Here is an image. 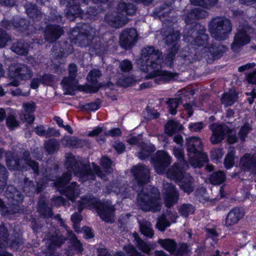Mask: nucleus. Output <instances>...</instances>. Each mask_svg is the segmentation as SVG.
I'll list each match as a JSON object with an SVG mask.
<instances>
[{"instance_id": "obj_36", "label": "nucleus", "mask_w": 256, "mask_h": 256, "mask_svg": "<svg viewBox=\"0 0 256 256\" xmlns=\"http://www.w3.org/2000/svg\"><path fill=\"white\" fill-rule=\"evenodd\" d=\"M38 210L44 218H52L53 213L52 208L47 206L45 199L42 198L38 201Z\"/></svg>"}, {"instance_id": "obj_18", "label": "nucleus", "mask_w": 256, "mask_h": 256, "mask_svg": "<svg viewBox=\"0 0 256 256\" xmlns=\"http://www.w3.org/2000/svg\"><path fill=\"white\" fill-rule=\"evenodd\" d=\"M102 76L101 72L98 69H92L88 74V80L91 85L82 86L80 90L84 92H96L103 85L98 84L97 78Z\"/></svg>"}, {"instance_id": "obj_54", "label": "nucleus", "mask_w": 256, "mask_h": 256, "mask_svg": "<svg viewBox=\"0 0 256 256\" xmlns=\"http://www.w3.org/2000/svg\"><path fill=\"white\" fill-rule=\"evenodd\" d=\"M180 102H182L180 98H170L166 102L170 113L172 115L176 114V108Z\"/></svg>"}, {"instance_id": "obj_35", "label": "nucleus", "mask_w": 256, "mask_h": 256, "mask_svg": "<svg viewBox=\"0 0 256 256\" xmlns=\"http://www.w3.org/2000/svg\"><path fill=\"white\" fill-rule=\"evenodd\" d=\"M80 194L78 186L76 182H72L64 190V194L72 202H74Z\"/></svg>"}, {"instance_id": "obj_52", "label": "nucleus", "mask_w": 256, "mask_h": 256, "mask_svg": "<svg viewBox=\"0 0 256 256\" xmlns=\"http://www.w3.org/2000/svg\"><path fill=\"white\" fill-rule=\"evenodd\" d=\"M82 200L83 201V204H85L86 206H89L90 208H96V209L100 203L92 196H84Z\"/></svg>"}, {"instance_id": "obj_42", "label": "nucleus", "mask_w": 256, "mask_h": 256, "mask_svg": "<svg viewBox=\"0 0 256 256\" xmlns=\"http://www.w3.org/2000/svg\"><path fill=\"white\" fill-rule=\"evenodd\" d=\"M4 242H6V246L11 247L14 250H18L20 246L23 244L21 236L18 234H15L13 236H12L8 240Z\"/></svg>"}, {"instance_id": "obj_47", "label": "nucleus", "mask_w": 256, "mask_h": 256, "mask_svg": "<svg viewBox=\"0 0 256 256\" xmlns=\"http://www.w3.org/2000/svg\"><path fill=\"white\" fill-rule=\"evenodd\" d=\"M8 172L6 167L0 163V192H2L6 185Z\"/></svg>"}, {"instance_id": "obj_28", "label": "nucleus", "mask_w": 256, "mask_h": 256, "mask_svg": "<svg viewBox=\"0 0 256 256\" xmlns=\"http://www.w3.org/2000/svg\"><path fill=\"white\" fill-rule=\"evenodd\" d=\"M179 184L180 188L188 194L194 190V180L188 174H184Z\"/></svg>"}, {"instance_id": "obj_49", "label": "nucleus", "mask_w": 256, "mask_h": 256, "mask_svg": "<svg viewBox=\"0 0 256 256\" xmlns=\"http://www.w3.org/2000/svg\"><path fill=\"white\" fill-rule=\"evenodd\" d=\"M170 224V222L166 220V214H162L157 218L156 226L158 230L163 232L165 230L166 228L168 227Z\"/></svg>"}, {"instance_id": "obj_3", "label": "nucleus", "mask_w": 256, "mask_h": 256, "mask_svg": "<svg viewBox=\"0 0 256 256\" xmlns=\"http://www.w3.org/2000/svg\"><path fill=\"white\" fill-rule=\"evenodd\" d=\"M186 150L189 162L194 168H200L208 160L207 155L202 152V144L199 138L193 136L186 140Z\"/></svg>"}, {"instance_id": "obj_23", "label": "nucleus", "mask_w": 256, "mask_h": 256, "mask_svg": "<svg viewBox=\"0 0 256 256\" xmlns=\"http://www.w3.org/2000/svg\"><path fill=\"white\" fill-rule=\"evenodd\" d=\"M137 8L131 0H120L116 6V10L123 16H134Z\"/></svg>"}, {"instance_id": "obj_50", "label": "nucleus", "mask_w": 256, "mask_h": 256, "mask_svg": "<svg viewBox=\"0 0 256 256\" xmlns=\"http://www.w3.org/2000/svg\"><path fill=\"white\" fill-rule=\"evenodd\" d=\"M173 152L175 156L179 160L178 163L182 164V168H188V164L184 159V154L182 149L180 148L174 147Z\"/></svg>"}, {"instance_id": "obj_15", "label": "nucleus", "mask_w": 256, "mask_h": 256, "mask_svg": "<svg viewBox=\"0 0 256 256\" xmlns=\"http://www.w3.org/2000/svg\"><path fill=\"white\" fill-rule=\"evenodd\" d=\"M131 172L139 184L143 185L150 182V170L148 166L138 164L132 167Z\"/></svg>"}, {"instance_id": "obj_48", "label": "nucleus", "mask_w": 256, "mask_h": 256, "mask_svg": "<svg viewBox=\"0 0 256 256\" xmlns=\"http://www.w3.org/2000/svg\"><path fill=\"white\" fill-rule=\"evenodd\" d=\"M5 196L11 201L18 202L20 198L18 192L16 191V189L12 186H8L6 190L4 192Z\"/></svg>"}, {"instance_id": "obj_43", "label": "nucleus", "mask_w": 256, "mask_h": 256, "mask_svg": "<svg viewBox=\"0 0 256 256\" xmlns=\"http://www.w3.org/2000/svg\"><path fill=\"white\" fill-rule=\"evenodd\" d=\"M15 202L16 201H12L10 206L6 208L4 201L0 198V208H2L7 214H14L18 213L20 212V209L18 204Z\"/></svg>"}, {"instance_id": "obj_29", "label": "nucleus", "mask_w": 256, "mask_h": 256, "mask_svg": "<svg viewBox=\"0 0 256 256\" xmlns=\"http://www.w3.org/2000/svg\"><path fill=\"white\" fill-rule=\"evenodd\" d=\"M180 38V32L178 30H172L164 38L165 43L170 46V48H179L178 41Z\"/></svg>"}, {"instance_id": "obj_12", "label": "nucleus", "mask_w": 256, "mask_h": 256, "mask_svg": "<svg viewBox=\"0 0 256 256\" xmlns=\"http://www.w3.org/2000/svg\"><path fill=\"white\" fill-rule=\"evenodd\" d=\"M152 162L156 172L159 174L164 173L166 168L171 163L169 154L164 151H158L152 158Z\"/></svg>"}, {"instance_id": "obj_45", "label": "nucleus", "mask_w": 256, "mask_h": 256, "mask_svg": "<svg viewBox=\"0 0 256 256\" xmlns=\"http://www.w3.org/2000/svg\"><path fill=\"white\" fill-rule=\"evenodd\" d=\"M209 180L212 184H220L225 181L226 176L223 172L217 171L211 174Z\"/></svg>"}, {"instance_id": "obj_51", "label": "nucleus", "mask_w": 256, "mask_h": 256, "mask_svg": "<svg viewBox=\"0 0 256 256\" xmlns=\"http://www.w3.org/2000/svg\"><path fill=\"white\" fill-rule=\"evenodd\" d=\"M52 55L53 58H58L62 57L66 52L64 48L62 47L60 43H55L52 50Z\"/></svg>"}, {"instance_id": "obj_22", "label": "nucleus", "mask_w": 256, "mask_h": 256, "mask_svg": "<svg viewBox=\"0 0 256 256\" xmlns=\"http://www.w3.org/2000/svg\"><path fill=\"white\" fill-rule=\"evenodd\" d=\"M44 39L46 41L52 43L58 40L64 33L62 26L56 24L48 26L44 30Z\"/></svg>"}, {"instance_id": "obj_14", "label": "nucleus", "mask_w": 256, "mask_h": 256, "mask_svg": "<svg viewBox=\"0 0 256 256\" xmlns=\"http://www.w3.org/2000/svg\"><path fill=\"white\" fill-rule=\"evenodd\" d=\"M163 192L166 207L170 208L177 203L179 198V193L174 185L168 182L164 183Z\"/></svg>"}, {"instance_id": "obj_4", "label": "nucleus", "mask_w": 256, "mask_h": 256, "mask_svg": "<svg viewBox=\"0 0 256 256\" xmlns=\"http://www.w3.org/2000/svg\"><path fill=\"white\" fill-rule=\"evenodd\" d=\"M208 30L211 36L216 40H223L228 38L232 30V24L226 18L216 16L209 22Z\"/></svg>"}, {"instance_id": "obj_31", "label": "nucleus", "mask_w": 256, "mask_h": 256, "mask_svg": "<svg viewBox=\"0 0 256 256\" xmlns=\"http://www.w3.org/2000/svg\"><path fill=\"white\" fill-rule=\"evenodd\" d=\"M22 106L24 109V120L28 124H32L35 118L32 114L36 110V104L34 102H24Z\"/></svg>"}, {"instance_id": "obj_25", "label": "nucleus", "mask_w": 256, "mask_h": 256, "mask_svg": "<svg viewBox=\"0 0 256 256\" xmlns=\"http://www.w3.org/2000/svg\"><path fill=\"white\" fill-rule=\"evenodd\" d=\"M244 214V210L238 207H235L229 212L225 220V226H231L238 222Z\"/></svg>"}, {"instance_id": "obj_44", "label": "nucleus", "mask_w": 256, "mask_h": 256, "mask_svg": "<svg viewBox=\"0 0 256 256\" xmlns=\"http://www.w3.org/2000/svg\"><path fill=\"white\" fill-rule=\"evenodd\" d=\"M60 146L58 142L54 138L50 139L44 143V148L46 151L50 154H53L55 151H57L59 149Z\"/></svg>"}, {"instance_id": "obj_64", "label": "nucleus", "mask_w": 256, "mask_h": 256, "mask_svg": "<svg viewBox=\"0 0 256 256\" xmlns=\"http://www.w3.org/2000/svg\"><path fill=\"white\" fill-rule=\"evenodd\" d=\"M124 249L130 256H146L138 252L133 246L130 244L124 246Z\"/></svg>"}, {"instance_id": "obj_26", "label": "nucleus", "mask_w": 256, "mask_h": 256, "mask_svg": "<svg viewBox=\"0 0 256 256\" xmlns=\"http://www.w3.org/2000/svg\"><path fill=\"white\" fill-rule=\"evenodd\" d=\"M26 14L34 22L40 21L43 17V13L36 4L30 2L24 5Z\"/></svg>"}, {"instance_id": "obj_7", "label": "nucleus", "mask_w": 256, "mask_h": 256, "mask_svg": "<svg viewBox=\"0 0 256 256\" xmlns=\"http://www.w3.org/2000/svg\"><path fill=\"white\" fill-rule=\"evenodd\" d=\"M197 26L194 24V26L192 28H188L190 30L184 32L183 34L184 40L191 44V48L194 51H196L198 54L202 57L203 54L208 51V36L204 33H200L198 36L194 39V32L196 30Z\"/></svg>"}, {"instance_id": "obj_6", "label": "nucleus", "mask_w": 256, "mask_h": 256, "mask_svg": "<svg viewBox=\"0 0 256 256\" xmlns=\"http://www.w3.org/2000/svg\"><path fill=\"white\" fill-rule=\"evenodd\" d=\"M140 59L143 70L158 68L163 62L162 52L153 46H147L142 50Z\"/></svg>"}, {"instance_id": "obj_39", "label": "nucleus", "mask_w": 256, "mask_h": 256, "mask_svg": "<svg viewBox=\"0 0 256 256\" xmlns=\"http://www.w3.org/2000/svg\"><path fill=\"white\" fill-rule=\"evenodd\" d=\"M227 48L226 46L220 44V43L212 44V46L208 48L209 52L214 56V57L219 58L226 50Z\"/></svg>"}, {"instance_id": "obj_57", "label": "nucleus", "mask_w": 256, "mask_h": 256, "mask_svg": "<svg viewBox=\"0 0 256 256\" xmlns=\"http://www.w3.org/2000/svg\"><path fill=\"white\" fill-rule=\"evenodd\" d=\"M62 5L66 6L70 8H80V5L81 2L85 3L87 0H59Z\"/></svg>"}, {"instance_id": "obj_41", "label": "nucleus", "mask_w": 256, "mask_h": 256, "mask_svg": "<svg viewBox=\"0 0 256 256\" xmlns=\"http://www.w3.org/2000/svg\"><path fill=\"white\" fill-rule=\"evenodd\" d=\"M140 151L138 153V156L141 160L148 158L155 150L153 146L146 145V144H140Z\"/></svg>"}, {"instance_id": "obj_9", "label": "nucleus", "mask_w": 256, "mask_h": 256, "mask_svg": "<svg viewBox=\"0 0 256 256\" xmlns=\"http://www.w3.org/2000/svg\"><path fill=\"white\" fill-rule=\"evenodd\" d=\"M68 75L63 78L61 84L64 90V94H73L74 91L76 89V84L78 82L76 80L78 74L77 66L74 63H71L68 65Z\"/></svg>"}, {"instance_id": "obj_17", "label": "nucleus", "mask_w": 256, "mask_h": 256, "mask_svg": "<svg viewBox=\"0 0 256 256\" xmlns=\"http://www.w3.org/2000/svg\"><path fill=\"white\" fill-rule=\"evenodd\" d=\"M178 74L166 70H154L147 75L146 78H154V82L156 84L168 82L176 80Z\"/></svg>"}, {"instance_id": "obj_63", "label": "nucleus", "mask_w": 256, "mask_h": 256, "mask_svg": "<svg viewBox=\"0 0 256 256\" xmlns=\"http://www.w3.org/2000/svg\"><path fill=\"white\" fill-rule=\"evenodd\" d=\"M189 246L186 244H182L179 248L174 254V256H186L190 252Z\"/></svg>"}, {"instance_id": "obj_33", "label": "nucleus", "mask_w": 256, "mask_h": 256, "mask_svg": "<svg viewBox=\"0 0 256 256\" xmlns=\"http://www.w3.org/2000/svg\"><path fill=\"white\" fill-rule=\"evenodd\" d=\"M138 225L141 234L148 238H152L154 235L152 224L146 220H138Z\"/></svg>"}, {"instance_id": "obj_2", "label": "nucleus", "mask_w": 256, "mask_h": 256, "mask_svg": "<svg viewBox=\"0 0 256 256\" xmlns=\"http://www.w3.org/2000/svg\"><path fill=\"white\" fill-rule=\"evenodd\" d=\"M137 204L143 211H159L161 208L160 192L155 187L149 186L138 194Z\"/></svg>"}, {"instance_id": "obj_40", "label": "nucleus", "mask_w": 256, "mask_h": 256, "mask_svg": "<svg viewBox=\"0 0 256 256\" xmlns=\"http://www.w3.org/2000/svg\"><path fill=\"white\" fill-rule=\"evenodd\" d=\"M35 132L38 136H44L46 138H48L51 136H58L60 135L58 132L52 128L45 130L42 126H37L35 128Z\"/></svg>"}, {"instance_id": "obj_5", "label": "nucleus", "mask_w": 256, "mask_h": 256, "mask_svg": "<svg viewBox=\"0 0 256 256\" xmlns=\"http://www.w3.org/2000/svg\"><path fill=\"white\" fill-rule=\"evenodd\" d=\"M95 28L89 24H83L80 28H74L71 32L72 42L82 47L89 46L96 35Z\"/></svg>"}, {"instance_id": "obj_11", "label": "nucleus", "mask_w": 256, "mask_h": 256, "mask_svg": "<svg viewBox=\"0 0 256 256\" xmlns=\"http://www.w3.org/2000/svg\"><path fill=\"white\" fill-rule=\"evenodd\" d=\"M32 76L31 70L26 64H14L8 68V76L10 78L28 80Z\"/></svg>"}, {"instance_id": "obj_37", "label": "nucleus", "mask_w": 256, "mask_h": 256, "mask_svg": "<svg viewBox=\"0 0 256 256\" xmlns=\"http://www.w3.org/2000/svg\"><path fill=\"white\" fill-rule=\"evenodd\" d=\"M165 132L168 136H171L174 133L183 129L182 125L178 122L173 120H170L165 125Z\"/></svg>"}, {"instance_id": "obj_34", "label": "nucleus", "mask_w": 256, "mask_h": 256, "mask_svg": "<svg viewBox=\"0 0 256 256\" xmlns=\"http://www.w3.org/2000/svg\"><path fill=\"white\" fill-rule=\"evenodd\" d=\"M180 56L184 60V64L186 65L200 60L202 58L198 52L196 51H194L193 49L192 48H190V52H186L182 54Z\"/></svg>"}, {"instance_id": "obj_62", "label": "nucleus", "mask_w": 256, "mask_h": 256, "mask_svg": "<svg viewBox=\"0 0 256 256\" xmlns=\"http://www.w3.org/2000/svg\"><path fill=\"white\" fill-rule=\"evenodd\" d=\"M222 102L225 105V106H229L232 104L234 101L236 100V96L230 94H223L221 98Z\"/></svg>"}, {"instance_id": "obj_8", "label": "nucleus", "mask_w": 256, "mask_h": 256, "mask_svg": "<svg viewBox=\"0 0 256 256\" xmlns=\"http://www.w3.org/2000/svg\"><path fill=\"white\" fill-rule=\"evenodd\" d=\"M253 30L248 26H240L237 29L234 36V40L231 48L234 52H238L244 46L248 44L250 40V34Z\"/></svg>"}, {"instance_id": "obj_19", "label": "nucleus", "mask_w": 256, "mask_h": 256, "mask_svg": "<svg viewBox=\"0 0 256 256\" xmlns=\"http://www.w3.org/2000/svg\"><path fill=\"white\" fill-rule=\"evenodd\" d=\"M100 218L106 222L112 223L114 220L115 208L110 202L100 203L96 209Z\"/></svg>"}, {"instance_id": "obj_27", "label": "nucleus", "mask_w": 256, "mask_h": 256, "mask_svg": "<svg viewBox=\"0 0 256 256\" xmlns=\"http://www.w3.org/2000/svg\"><path fill=\"white\" fill-rule=\"evenodd\" d=\"M187 168H182V164L176 163L168 170L166 174L170 179L180 182L184 175L183 172Z\"/></svg>"}, {"instance_id": "obj_55", "label": "nucleus", "mask_w": 256, "mask_h": 256, "mask_svg": "<svg viewBox=\"0 0 256 256\" xmlns=\"http://www.w3.org/2000/svg\"><path fill=\"white\" fill-rule=\"evenodd\" d=\"M178 211L182 216L187 218L194 212V208L190 204H183L180 207Z\"/></svg>"}, {"instance_id": "obj_58", "label": "nucleus", "mask_w": 256, "mask_h": 256, "mask_svg": "<svg viewBox=\"0 0 256 256\" xmlns=\"http://www.w3.org/2000/svg\"><path fill=\"white\" fill-rule=\"evenodd\" d=\"M28 21L24 18H18L14 20V28L20 30H24L28 28Z\"/></svg>"}, {"instance_id": "obj_21", "label": "nucleus", "mask_w": 256, "mask_h": 256, "mask_svg": "<svg viewBox=\"0 0 256 256\" xmlns=\"http://www.w3.org/2000/svg\"><path fill=\"white\" fill-rule=\"evenodd\" d=\"M106 22L114 28L122 27L128 23V18L121 14L118 10L111 14H108L104 18Z\"/></svg>"}, {"instance_id": "obj_1", "label": "nucleus", "mask_w": 256, "mask_h": 256, "mask_svg": "<svg viewBox=\"0 0 256 256\" xmlns=\"http://www.w3.org/2000/svg\"><path fill=\"white\" fill-rule=\"evenodd\" d=\"M66 158L64 165L68 172L64 173L54 182L55 186L58 188L64 187L70 181L72 178L70 171L84 180H94V174L102 179H105V174L94 162L92 163V168L88 162L77 160L72 153L66 154Z\"/></svg>"}, {"instance_id": "obj_46", "label": "nucleus", "mask_w": 256, "mask_h": 256, "mask_svg": "<svg viewBox=\"0 0 256 256\" xmlns=\"http://www.w3.org/2000/svg\"><path fill=\"white\" fill-rule=\"evenodd\" d=\"M135 244L139 250L148 255L154 248L150 243L147 242L142 238H138V242Z\"/></svg>"}, {"instance_id": "obj_60", "label": "nucleus", "mask_w": 256, "mask_h": 256, "mask_svg": "<svg viewBox=\"0 0 256 256\" xmlns=\"http://www.w3.org/2000/svg\"><path fill=\"white\" fill-rule=\"evenodd\" d=\"M67 234H68V238H70L72 243L74 246L75 248L79 252H81L83 251V248L82 244H80L79 240H78L76 236L72 232L68 231Z\"/></svg>"}, {"instance_id": "obj_16", "label": "nucleus", "mask_w": 256, "mask_h": 256, "mask_svg": "<svg viewBox=\"0 0 256 256\" xmlns=\"http://www.w3.org/2000/svg\"><path fill=\"white\" fill-rule=\"evenodd\" d=\"M210 130L212 134L210 142L213 144L220 143L224 139V136L231 132V130L225 124H212Z\"/></svg>"}, {"instance_id": "obj_56", "label": "nucleus", "mask_w": 256, "mask_h": 256, "mask_svg": "<svg viewBox=\"0 0 256 256\" xmlns=\"http://www.w3.org/2000/svg\"><path fill=\"white\" fill-rule=\"evenodd\" d=\"M178 50V49L175 48H169L168 54L165 58L166 64L169 67H172L173 66V62Z\"/></svg>"}, {"instance_id": "obj_30", "label": "nucleus", "mask_w": 256, "mask_h": 256, "mask_svg": "<svg viewBox=\"0 0 256 256\" xmlns=\"http://www.w3.org/2000/svg\"><path fill=\"white\" fill-rule=\"evenodd\" d=\"M24 182V191L28 195L35 192L38 194L42 190V184L36 182L34 184L32 180H29L28 178H25Z\"/></svg>"}, {"instance_id": "obj_38", "label": "nucleus", "mask_w": 256, "mask_h": 256, "mask_svg": "<svg viewBox=\"0 0 256 256\" xmlns=\"http://www.w3.org/2000/svg\"><path fill=\"white\" fill-rule=\"evenodd\" d=\"M158 243L171 254H174L176 252V244L174 240L169 238L159 239Z\"/></svg>"}, {"instance_id": "obj_20", "label": "nucleus", "mask_w": 256, "mask_h": 256, "mask_svg": "<svg viewBox=\"0 0 256 256\" xmlns=\"http://www.w3.org/2000/svg\"><path fill=\"white\" fill-rule=\"evenodd\" d=\"M239 166L244 172L256 174V154H244L240 159Z\"/></svg>"}, {"instance_id": "obj_59", "label": "nucleus", "mask_w": 256, "mask_h": 256, "mask_svg": "<svg viewBox=\"0 0 256 256\" xmlns=\"http://www.w3.org/2000/svg\"><path fill=\"white\" fill-rule=\"evenodd\" d=\"M82 13V10L80 8H70L66 13L67 18L70 21L74 20L76 17L79 16Z\"/></svg>"}, {"instance_id": "obj_53", "label": "nucleus", "mask_w": 256, "mask_h": 256, "mask_svg": "<svg viewBox=\"0 0 256 256\" xmlns=\"http://www.w3.org/2000/svg\"><path fill=\"white\" fill-rule=\"evenodd\" d=\"M190 2L195 6L209 8L215 5L218 2V0H190Z\"/></svg>"}, {"instance_id": "obj_61", "label": "nucleus", "mask_w": 256, "mask_h": 256, "mask_svg": "<svg viewBox=\"0 0 256 256\" xmlns=\"http://www.w3.org/2000/svg\"><path fill=\"white\" fill-rule=\"evenodd\" d=\"M170 11V7L167 4H164L160 6L158 10L156 9L154 13L160 18L161 20L162 18L166 17Z\"/></svg>"}, {"instance_id": "obj_10", "label": "nucleus", "mask_w": 256, "mask_h": 256, "mask_svg": "<svg viewBox=\"0 0 256 256\" xmlns=\"http://www.w3.org/2000/svg\"><path fill=\"white\" fill-rule=\"evenodd\" d=\"M67 238L63 235L61 232L56 230L48 236V246L45 250L44 253L47 256H59L56 252V248H60L64 243Z\"/></svg>"}, {"instance_id": "obj_13", "label": "nucleus", "mask_w": 256, "mask_h": 256, "mask_svg": "<svg viewBox=\"0 0 256 256\" xmlns=\"http://www.w3.org/2000/svg\"><path fill=\"white\" fill-rule=\"evenodd\" d=\"M138 34L135 28H127L120 36V44L125 49L132 47L137 41Z\"/></svg>"}, {"instance_id": "obj_32", "label": "nucleus", "mask_w": 256, "mask_h": 256, "mask_svg": "<svg viewBox=\"0 0 256 256\" xmlns=\"http://www.w3.org/2000/svg\"><path fill=\"white\" fill-rule=\"evenodd\" d=\"M28 48L29 45L27 42L20 40L12 44L11 50L18 54L26 56L28 54Z\"/></svg>"}, {"instance_id": "obj_24", "label": "nucleus", "mask_w": 256, "mask_h": 256, "mask_svg": "<svg viewBox=\"0 0 256 256\" xmlns=\"http://www.w3.org/2000/svg\"><path fill=\"white\" fill-rule=\"evenodd\" d=\"M10 155V152H6V164L9 170L14 171L26 170V166L22 163V160Z\"/></svg>"}]
</instances>
